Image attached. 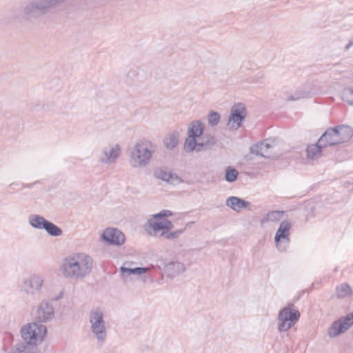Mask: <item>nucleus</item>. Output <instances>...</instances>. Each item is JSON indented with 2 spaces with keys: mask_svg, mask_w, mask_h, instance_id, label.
Masks as SVG:
<instances>
[{
  "mask_svg": "<svg viewBox=\"0 0 353 353\" xmlns=\"http://www.w3.org/2000/svg\"><path fill=\"white\" fill-rule=\"evenodd\" d=\"M303 97H305V94L303 92H296L293 95L289 96L288 97V101H296Z\"/></svg>",
  "mask_w": 353,
  "mask_h": 353,
  "instance_id": "obj_34",
  "label": "nucleus"
},
{
  "mask_svg": "<svg viewBox=\"0 0 353 353\" xmlns=\"http://www.w3.org/2000/svg\"><path fill=\"white\" fill-rule=\"evenodd\" d=\"M204 131L203 123L199 121H192L188 130V137L185 139L184 149L188 152H193L196 147L197 140L201 137Z\"/></svg>",
  "mask_w": 353,
  "mask_h": 353,
  "instance_id": "obj_7",
  "label": "nucleus"
},
{
  "mask_svg": "<svg viewBox=\"0 0 353 353\" xmlns=\"http://www.w3.org/2000/svg\"><path fill=\"white\" fill-rule=\"evenodd\" d=\"M39 183V181H35L34 183H21V188H31L34 184ZM19 186L20 185V183H11L9 187L11 188L12 186Z\"/></svg>",
  "mask_w": 353,
  "mask_h": 353,
  "instance_id": "obj_35",
  "label": "nucleus"
},
{
  "mask_svg": "<svg viewBox=\"0 0 353 353\" xmlns=\"http://www.w3.org/2000/svg\"><path fill=\"white\" fill-rule=\"evenodd\" d=\"M299 317L300 312L297 310L290 307L289 305L283 307L279 314V331H288L295 325Z\"/></svg>",
  "mask_w": 353,
  "mask_h": 353,
  "instance_id": "obj_6",
  "label": "nucleus"
},
{
  "mask_svg": "<svg viewBox=\"0 0 353 353\" xmlns=\"http://www.w3.org/2000/svg\"><path fill=\"white\" fill-rule=\"evenodd\" d=\"M164 231H168L174 228V225L171 221L165 219L163 221Z\"/></svg>",
  "mask_w": 353,
  "mask_h": 353,
  "instance_id": "obj_36",
  "label": "nucleus"
},
{
  "mask_svg": "<svg viewBox=\"0 0 353 353\" xmlns=\"http://www.w3.org/2000/svg\"><path fill=\"white\" fill-rule=\"evenodd\" d=\"M352 294L351 287L347 283H343L336 288V294L339 298H345Z\"/></svg>",
  "mask_w": 353,
  "mask_h": 353,
  "instance_id": "obj_23",
  "label": "nucleus"
},
{
  "mask_svg": "<svg viewBox=\"0 0 353 353\" xmlns=\"http://www.w3.org/2000/svg\"><path fill=\"white\" fill-rule=\"evenodd\" d=\"M216 138L210 134H203L197 140L196 147L194 150L197 152L206 150L216 144Z\"/></svg>",
  "mask_w": 353,
  "mask_h": 353,
  "instance_id": "obj_17",
  "label": "nucleus"
},
{
  "mask_svg": "<svg viewBox=\"0 0 353 353\" xmlns=\"http://www.w3.org/2000/svg\"><path fill=\"white\" fill-rule=\"evenodd\" d=\"M148 225L150 228H152L154 232L157 234L161 230L164 231L163 223V221L158 222L155 220L150 219L148 221Z\"/></svg>",
  "mask_w": 353,
  "mask_h": 353,
  "instance_id": "obj_31",
  "label": "nucleus"
},
{
  "mask_svg": "<svg viewBox=\"0 0 353 353\" xmlns=\"http://www.w3.org/2000/svg\"><path fill=\"white\" fill-rule=\"evenodd\" d=\"M54 316V307L49 301H43L38 306L34 321L23 325L21 335L28 345L37 346L40 344L46 334L47 328L42 323Z\"/></svg>",
  "mask_w": 353,
  "mask_h": 353,
  "instance_id": "obj_1",
  "label": "nucleus"
},
{
  "mask_svg": "<svg viewBox=\"0 0 353 353\" xmlns=\"http://www.w3.org/2000/svg\"><path fill=\"white\" fill-rule=\"evenodd\" d=\"M226 205L236 212H239L243 208H248L250 203L237 196H230L226 200Z\"/></svg>",
  "mask_w": 353,
  "mask_h": 353,
  "instance_id": "obj_19",
  "label": "nucleus"
},
{
  "mask_svg": "<svg viewBox=\"0 0 353 353\" xmlns=\"http://www.w3.org/2000/svg\"><path fill=\"white\" fill-rule=\"evenodd\" d=\"M43 230L52 236H59L63 234V231L59 227L49 221Z\"/></svg>",
  "mask_w": 353,
  "mask_h": 353,
  "instance_id": "obj_24",
  "label": "nucleus"
},
{
  "mask_svg": "<svg viewBox=\"0 0 353 353\" xmlns=\"http://www.w3.org/2000/svg\"><path fill=\"white\" fill-rule=\"evenodd\" d=\"M90 329L99 342L103 343L107 336L103 313L99 307L93 308L89 315Z\"/></svg>",
  "mask_w": 353,
  "mask_h": 353,
  "instance_id": "obj_5",
  "label": "nucleus"
},
{
  "mask_svg": "<svg viewBox=\"0 0 353 353\" xmlns=\"http://www.w3.org/2000/svg\"><path fill=\"white\" fill-rule=\"evenodd\" d=\"M101 239L108 245L121 246L125 241V234L119 229L107 228L104 230Z\"/></svg>",
  "mask_w": 353,
  "mask_h": 353,
  "instance_id": "obj_12",
  "label": "nucleus"
},
{
  "mask_svg": "<svg viewBox=\"0 0 353 353\" xmlns=\"http://www.w3.org/2000/svg\"><path fill=\"white\" fill-rule=\"evenodd\" d=\"M353 46V39L350 40L348 43L345 46V50H347L351 46Z\"/></svg>",
  "mask_w": 353,
  "mask_h": 353,
  "instance_id": "obj_38",
  "label": "nucleus"
},
{
  "mask_svg": "<svg viewBox=\"0 0 353 353\" xmlns=\"http://www.w3.org/2000/svg\"><path fill=\"white\" fill-rule=\"evenodd\" d=\"M353 136V131L345 125L328 128L319 139V144L325 148L339 145L349 141Z\"/></svg>",
  "mask_w": 353,
  "mask_h": 353,
  "instance_id": "obj_4",
  "label": "nucleus"
},
{
  "mask_svg": "<svg viewBox=\"0 0 353 353\" xmlns=\"http://www.w3.org/2000/svg\"><path fill=\"white\" fill-rule=\"evenodd\" d=\"M239 175L238 171L231 166H228L225 169V179L226 181L232 183L236 180Z\"/></svg>",
  "mask_w": 353,
  "mask_h": 353,
  "instance_id": "obj_27",
  "label": "nucleus"
},
{
  "mask_svg": "<svg viewBox=\"0 0 353 353\" xmlns=\"http://www.w3.org/2000/svg\"><path fill=\"white\" fill-rule=\"evenodd\" d=\"M9 353H32L28 345L23 343L16 345Z\"/></svg>",
  "mask_w": 353,
  "mask_h": 353,
  "instance_id": "obj_29",
  "label": "nucleus"
},
{
  "mask_svg": "<svg viewBox=\"0 0 353 353\" xmlns=\"http://www.w3.org/2000/svg\"><path fill=\"white\" fill-rule=\"evenodd\" d=\"M342 98L344 101L353 105V87L345 89Z\"/></svg>",
  "mask_w": 353,
  "mask_h": 353,
  "instance_id": "obj_30",
  "label": "nucleus"
},
{
  "mask_svg": "<svg viewBox=\"0 0 353 353\" xmlns=\"http://www.w3.org/2000/svg\"><path fill=\"white\" fill-rule=\"evenodd\" d=\"M285 212L284 211H271L266 214L265 216L263 219L262 222L265 221H278L282 219Z\"/></svg>",
  "mask_w": 353,
  "mask_h": 353,
  "instance_id": "obj_25",
  "label": "nucleus"
},
{
  "mask_svg": "<svg viewBox=\"0 0 353 353\" xmlns=\"http://www.w3.org/2000/svg\"><path fill=\"white\" fill-rule=\"evenodd\" d=\"M65 0H51L54 8H55L58 5H60L63 2H64Z\"/></svg>",
  "mask_w": 353,
  "mask_h": 353,
  "instance_id": "obj_37",
  "label": "nucleus"
},
{
  "mask_svg": "<svg viewBox=\"0 0 353 353\" xmlns=\"http://www.w3.org/2000/svg\"><path fill=\"white\" fill-rule=\"evenodd\" d=\"M273 143L274 140L272 139H265L251 146L250 149V152L257 156L270 158L271 157V152L269 150L272 148Z\"/></svg>",
  "mask_w": 353,
  "mask_h": 353,
  "instance_id": "obj_14",
  "label": "nucleus"
},
{
  "mask_svg": "<svg viewBox=\"0 0 353 353\" xmlns=\"http://www.w3.org/2000/svg\"><path fill=\"white\" fill-rule=\"evenodd\" d=\"M353 324V312L341 317L331 325L327 331L330 337L334 338L345 332Z\"/></svg>",
  "mask_w": 353,
  "mask_h": 353,
  "instance_id": "obj_10",
  "label": "nucleus"
},
{
  "mask_svg": "<svg viewBox=\"0 0 353 353\" xmlns=\"http://www.w3.org/2000/svg\"><path fill=\"white\" fill-rule=\"evenodd\" d=\"M93 260L83 252H74L65 257L60 265L63 276L70 280H82L92 271Z\"/></svg>",
  "mask_w": 353,
  "mask_h": 353,
  "instance_id": "obj_2",
  "label": "nucleus"
},
{
  "mask_svg": "<svg viewBox=\"0 0 353 353\" xmlns=\"http://www.w3.org/2000/svg\"><path fill=\"white\" fill-rule=\"evenodd\" d=\"M154 176L158 179L166 181L170 184L179 183L181 181V178L163 168H157L154 171Z\"/></svg>",
  "mask_w": 353,
  "mask_h": 353,
  "instance_id": "obj_16",
  "label": "nucleus"
},
{
  "mask_svg": "<svg viewBox=\"0 0 353 353\" xmlns=\"http://www.w3.org/2000/svg\"><path fill=\"white\" fill-rule=\"evenodd\" d=\"M246 117V108L244 104L239 103L235 104L231 109V114L229 117L228 125L233 129L237 130L242 121Z\"/></svg>",
  "mask_w": 353,
  "mask_h": 353,
  "instance_id": "obj_11",
  "label": "nucleus"
},
{
  "mask_svg": "<svg viewBox=\"0 0 353 353\" xmlns=\"http://www.w3.org/2000/svg\"><path fill=\"white\" fill-rule=\"evenodd\" d=\"M185 230L184 229L177 230L173 232L163 231L161 234V236L164 237L167 239H175L178 238Z\"/></svg>",
  "mask_w": 353,
  "mask_h": 353,
  "instance_id": "obj_28",
  "label": "nucleus"
},
{
  "mask_svg": "<svg viewBox=\"0 0 353 353\" xmlns=\"http://www.w3.org/2000/svg\"><path fill=\"white\" fill-rule=\"evenodd\" d=\"M150 147L151 143L149 141H141L135 145L131 158L138 165L144 167L148 163L152 154Z\"/></svg>",
  "mask_w": 353,
  "mask_h": 353,
  "instance_id": "obj_8",
  "label": "nucleus"
},
{
  "mask_svg": "<svg viewBox=\"0 0 353 353\" xmlns=\"http://www.w3.org/2000/svg\"><path fill=\"white\" fill-rule=\"evenodd\" d=\"M172 215V212L170 210H163L161 211L160 212L154 214L153 217L154 219H161V218H165L168 217Z\"/></svg>",
  "mask_w": 353,
  "mask_h": 353,
  "instance_id": "obj_33",
  "label": "nucleus"
},
{
  "mask_svg": "<svg viewBox=\"0 0 353 353\" xmlns=\"http://www.w3.org/2000/svg\"><path fill=\"white\" fill-rule=\"evenodd\" d=\"M120 271L121 272V276L123 277H127L128 276H130L132 274H142L145 273L148 271L147 268H127L125 265H123L120 268Z\"/></svg>",
  "mask_w": 353,
  "mask_h": 353,
  "instance_id": "obj_22",
  "label": "nucleus"
},
{
  "mask_svg": "<svg viewBox=\"0 0 353 353\" xmlns=\"http://www.w3.org/2000/svg\"><path fill=\"white\" fill-rule=\"evenodd\" d=\"M291 228V223L288 221H283L277 230L275 236L274 242L276 248L280 252H286L289 248L290 239V230Z\"/></svg>",
  "mask_w": 353,
  "mask_h": 353,
  "instance_id": "obj_9",
  "label": "nucleus"
},
{
  "mask_svg": "<svg viewBox=\"0 0 353 353\" xmlns=\"http://www.w3.org/2000/svg\"><path fill=\"white\" fill-rule=\"evenodd\" d=\"M185 270L183 263L179 261H170L165 264L164 272L169 277H174L183 272Z\"/></svg>",
  "mask_w": 353,
  "mask_h": 353,
  "instance_id": "obj_18",
  "label": "nucleus"
},
{
  "mask_svg": "<svg viewBox=\"0 0 353 353\" xmlns=\"http://www.w3.org/2000/svg\"><path fill=\"white\" fill-rule=\"evenodd\" d=\"M325 148L319 144V139L316 143L310 144L307 146L306 154L308 161L317 160L322 156V150Z\"/></svg>",
  "mask_w": 353,
  "mask_h": 353,
  "instance_id": "obj_20",
  "label": "nucleus"
},
{
  "mask_svg": "<svg viewBox=\"0 0 353 353\" xmlns=\"http://www.w3.org/2000/svg\"><path fill=\"white\" fill-rule=\"evenodd\" d=\"M48 222L43 216L37 214H31L29 216L30 225L36 229H44Z\"/></svg>",
  "mask_w": 353,
  "mask_h": 353,
  "instance_id": "obj_21",
  "label": "nucleus"
},
{
  "mask_svg": "<svg viewBox=\"0 0 353 353\" xmlns=\"http://www.w3.org/2000/svg\"><path fill=\"white\" fill-rule=\"evenodd\" d=\"M43 283V279L41 276L32 274L24 280L22 288L28 294H34L41 289Z\"/></svg>",
  "mask_w": 353,
  "mask_h": 353,
  "instance_id": "obj_13",
  "label": "nucleus"
},
{
  "mask_svg": "<svg viewBox=\"0 0 353 353\" xmlns=\"http://www.w3.org/2000/svg\"><path fill=\"white\" fill-rule=\"evenodd\" d=\"M220 121V114L214 111H211L208 115V123L211 126L216 125Z\"/></svg>",
  "mask_w": 353,
  "mask_h": 353,
  "instance_id": "obj_32",
  "label": "nucleus"
},
{
  "mask_svg": "<svg viewBox=\"0 0 353 353\" xmlns=\"http://www.w3.org/2000/svg\"><path fill=\"white\" fill-rule=\"evenodd\" d=\"M54 8L51 0H32L22 6L20 16L24 21H31L48 14Z\"/></svg>",
  "mask_w": 353,
  "mask_h": 353,
  "instance_id": "obj_3",
  "label": "nucleus"
},
{
  "mask_svg": "<svg viewBox=\"0 0 353 353\" xmlns=\"http://www.w3.org/2000/svg\"><path fill=\"white\" fill-rule=\"evenodd\" d=\"M121 148L119 144L115 145L114 147L110 145L104 148L99 157V161L103 163H112L115 161L120 156Z\"/></svg>",
  "mask_w": 353,
  "mask_h": 353,
  "instance_id": "obj_15",
  "label": "nucleus"
},
{
  "mask_svg": "<svg viewBox=\"0 0 353 353\" xmlns=\"http://www.w3.org/2000/svg\"><path fill=\"white\" fill-rule=\"evenodd\" d=\"M163 143L168 149L172 150L178 145V137L174 134H170L164 138Z\"/></svg>",
  "mask_w": 353,
  "mask_h": 353,
  "instance_id": "obj_26",
  "label": "nucleus"
}]
</instances>
